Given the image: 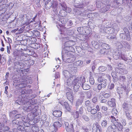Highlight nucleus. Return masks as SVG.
Masks as SVG:
<instances>
[{"label": "nucleus", "mask_w": 132, "mask_h": 132, "mask_svg": "<svg viewBox=\"0 0 132 132\" xmlns=\"http://www.w3.org/2000/svg\"><path fill=\"white\" fill-rule=\"evenodd\" d=\"M63 50L65 53L62 55L63 61L68 63L73 62L76 58L73 54L75 52V48L73 47H64Z\"/></svg>", "instance_id": "f257e3e1"}, {"label": "nucleus", "mask_w": 132, "mask_h": 132, "mask_svg": "<svg viewBox=\"0 0 132 132\" xmlns=\"http://www.w3.org/2000/svg\"><path fill=\"white\" fill-rule=\"evenodd\" d=\"M73 89L76 91L78 90L81 84L84 83L86 81L85 78L84 77L82 78L81 77H77L75 79H73Z\"/></svg>", "instance_id": "f03ea898"}, {"label": "nucleus", "mask_w": 132, "mask_h": 132, "mask_svg": "<svg viewBox=\"0 0 132 132\" xmlns=\"http://www.w3.org/2000/svg\"><path fill=\"white\" fill-rule=\"evenodd\" d=\"M64 75L66 79H67V85L69 86H71L73 85V77L72 75L67 70H65L64 71Z\"/></svg>", "instance_id": "7ed1b4c3"}, {"label": "nucleus", "mask_w": 132, "mask_h": 132, "mask_svg": "<svg viewBox=\"0 0 132 132\" xmlns=\"http://www.w3.org/2000/svg\"><path fill=\"white\" fill-rule=\"evenodd\" d=\"M62 43L64 42L63 44L64 47H73L74 45L75 42L69 39V37H62L61 39Z\"/></svg>", "instance_id": "20e7f679"}, {"label": "nucleus", "mask_w": 132, "mask_h": 132, "mask_svg": "<svg viewBox=\"0 0 132 132\" xmlns=\"http://www.w3.org/2000/svg\"><path fill=\"white\" fill-rule=\"evenodd\" d=\"M110 0H102V3L104 4L102 6L100 10L101 13H104L108 11L110 8V5L108 4Z\"/></svg>", "instance_id": "39448f33"}, {"label": "nucleus", "mask_w": 132, "mask_h": 132, "mask_svg": "<svg viewBox=\"0 0 132 132\" xmlns=\"http://www.w3.org/2000/svg\"><path fill=\"white\" fill-rule=\"evenodd\" d=\"M29 40L30 41V44H34L35 46L36 45L38 46H37V47H34L35 49H38V47H39V45L37 43H35L36 41L37 40L35 37H31L30 38H28L27 40L26 39L22 40L21 41V43L22 44L24 45H25L27 44V41Z\"/></svg>", "instance_id": "423d86ee"}, {"label": "nucleus", "mask_w": 132, "mask_h": 132, "mask_svg": "<svg viewBox=\"0 0 132 132\" xmlns=\"http://www.w3.org/2000/svg\"><path fill=\"white\" fill-rule=\"evenodd\" d=\"M86 1V0H74V6L77 8H83L87 4Z\"/></svg>", "instance_id": "0eeeda50"}, {"label": "nucleus", "mask_w": 132, "mask_h": 132, "mask_svg": "<svg viewBox=\"0 0 132 132\" xmlns=\"http://www.w3.org/2000/svg\"><path fill=\"white\" fill-rule=\"evenodd\" d=\"M88 30H87L86 31H84L83 33L79 34V39L81 40H85L88 38L91 34L90 32L88 33Z\"/></svg>", "instance_id": "6e6552de"}, {"label": "nucleus", "mask_w": 132, "mask_h": 132, "mask_svg": "<svg viewBox=\"0 0 132 132\" xmlns=\"http://www.w3.org/2000/svg\"><path fill=\"white\" fill-rule=\"evenodd\" d=\"M65 128L68 132H74L75 130L73 124L72 122L69 124L68 122H65L64 123Z\"/></svg>", "instance_id": "1a4fd4ad"}, {"label": "nucleus", "mask_w": 132, "mask_h": 132, "mask_svg": "<svg viewBox=\"0 0 132 132\" xmlns=\"http://www.w3.org/2000/svg\"><path fill=\"white\" fill-rule=\"evenodd\" d=\"M123 30L124 31H126V32H125V33L121 34L120 35V36H121L122 38L124 39L129 40L130 39V36L127 29L126 28H125Z\"/></svg>", "instance_id": "9d476101"}, {"label": "nucleus", "mask_w": 132, "mask_h": 132, "mask_svg": "<svg viewBox=\"0 0 132 132\" xmlns=\"http://www.w3.org/2000/svg\"><path fill=\"white\" fill-rule=\"evenodd\" d=\"M95 107V106L94 105L90 108L88 109L87 111L90 112L91 114H95L97 113V111H100V108L98 105H97L96 106V109L94 108Z\"/></svg>", "instance_id": "9b49d317"}, {"label": "nucleus", "mask_w": 132, "mask_h": 132, "mask_svg": "<svg viewBox=\"0 0 132 132\" xmlns=\"http://www.w3.org/2000/svg\"><path fill=\"white\" fill-rule=\"evenodd\" d=\"M67 97L68 99L71 102H73L74 99L73 94L72 90L70 89V92L66 93Z\"/></svg>", "instance_id": "f8f14e48"}, {"label": "nucleus", "mask_w": 132, "mask_h": 132, "mask_svg": "<svg viewBox=\"0 0 132 132\" xmlns=\"http://www.w3.org/2000/svg\"><path fill=\"white\" fill-rule=\"evenodd\" d=\"M60 103L62 105L64 106L65 109L68 111H70L71 109L70 106L68 104V103L66 101L64 102L63 101H61Z\"/></svg>", "instance_id": "ddd939ff"}, {"label": "nucleus", "mask_w": 132, "mask_h": 132, "mask_svg": "<svg viewBox=\"0 0 132 132\" xmlns=\"http://www.w3.org/2000/svg\"><path fill=\"white\" fill-rule=\"evenodd\" d=\"M53 4V2L51 0H47L45 3V8L46 9H50Z\"/></svg>", "instance_id": "4468645a"}, {"label": "nucleus", "mask_w": 132, "mask_h": 132, "mask_svg": "<svg viewBox=\"0 0 132 132\" xmlns=\"http://www.w3.org/2000/svg\"><path fill=\"white\" fill-rule=\"evenodd\" d=\"M63 7V8L59 12V14L60 16L62 17H64L66 16L67 14V13L65 11V10L63 8L64 5L60 3V4Z\"/></svg>", "instance_id": "2eb2a0df"}, {"label": "nucleus", "mask_w": 132, "mask_h": 132, "mask_svg": "<svg viewBox=\"0 0 132 132\" xmlns=\"http://www.w3.org/2000/svg\"><path fill=\"white\" fill-rule=\"evenodd\" d=\"M101 46L102 48L105 50L107 51H109V52L111 51L110 47L109 45L105 43H103Z\"/></svg>", "instance_id": "dca6fc26"}, {"label": "nucleus", "mask_w": 132, "mask_h": 132, "mask_svg": "<svg viewBox=\"0 0 132 132\" xmlns=\"http://www.w3.org/2000/svg\"><path fill=\"white\" fill-rule=\"evenodd\" d=\"M53 114L55 117H60L62 116V112L60 111L56 110L53 112Z\"/></svg>", "instance_id": "f3484780"}, {"label": "nucleus", "mask_w": 132, "mask_h": 132, "mask_svg": "<svg viewBox=\"0 0 132 132\" xmlns=\"http://www.w3.org/2000/svg\"><path fill=\"white\" fill-rule=\"evenodd\" d=\"M53 126L54 127V130L56 131L57 130L58 128H59L62 126V124L58 121L55 122Z\"/></svg>", "instance_id": "a211bd4d"}, {"label": "nucleus", "mask_w": 132, "mask_h": 132, "mask_svg": "<svg viewBox=\"0 0 132 132\" xmlns=\"http://www.w3.org/2000/svg\"><path fill=\"white\" fill-rule=\"evenodd\" d=\"M105 78V74L102 73L100 74V75L99 76L98 80L99 82H100L104 81V80H106Z\"/></svg>", "instance_id": "6ab92c4d"}, {"label": "nucleus", "mask_w": 132, "mask_h": 132, "mask_svg": "<svg viewBox=\"0 0 132 132\" xmlns=\"http://www.w3.org/2000/svg\"><path fill=\"white\" fill-rule=\"evenodd\" d=\"M116 125L117 130L119 131H122V129H123V127L121 123L120 122H117Z\"/></svg>", "instance_id": "aec40b11"}, {"label": "nucleus", "mask_w": 132, "mask_h": 132, "mask_svg": "<svg viewBox=\"0 0 132 132\" xmlns=\"http://www.w3.org/2000/svg\"><path fill=\"white\" fill-rule=\"evenodd\" d=\"M108 104L111 107H114L116 106V103L115 102L114 98H111V100L108 102Z\"/></svg>", "instance_id": "412c9836"}, {"label": "nucleus", "mask_w": 132, "mask_h": 132, "mask_svg": "<svg viewBox=\"0 0 132 132\" xmlns=\"http://www.w3.org/2000/svg\"><path fill=\"white\" fill-rule=\"evenodd\" d=\"M88 11L87 10H85L83 13H80L79 14L81 16H87L88 17L90 18L91 16H92V14H89L87 13Z\"/></svg>", "instance_id": "4be33fe9"}, {"label": "nucleus", "mask_w": 132, "mask_h": 132, "mask_svg": "<svg viewBox=\"0 0 132 132\" xmlns=\"http://www.w3.org/2000/svg\"><path fill=\"white\" fill-rule=\"evenodd\" d=\"M21 56L23 58V59L25 61H27L30 58V56L28 54H22Z\"/></svg>", "instance_id": "5701e85b"}, {"label": "nucleus", "mask_w": 132, "mask_h": 132, "mask_svg": "<svg viewBox=\"0 0 132 132\" xmlns=\"http://www.w3.org/2000/svg\"><path fill=\"white\" fill-rule=\"evenodd\" d=\"M83 101V100L82 98L78 99L76 101V108H78L79 106L81 104Z\"/></svg>", "instance_id": "b1692460"}, {"label": "nucleus", "mask_w": 132, "mask_h": 132, "mask_svg": "<svg viewBox=\"0 0 132 132\" xmlns=\"http://www.w3.org/2000/svg\"><path fill=\"white\" fill-rule=\"evenodd\" d=\"M81 85L83 89L84 90H88L90 88V86L88 84L84 83L81 84Z\"/></svg>", "instance_id": "393cba45"}, {"label": "nucleus", "mask_w": 132, "mask_h": 132, "mask_svg": "<svg viewBox=\"0 0 132 132\" xmlns=\"http://www.w3.org/2000/svg\"><path fill=\"white\" fill-rule=\"evenodd\" d=\"M73 117L75 119L79 118V114L78 111H75L72 114Z\"/></svg>", "instance_id": "a878e982"}, {"label": "nucleus", "mask_w": 132, "mask_h": 132, "mask_svg": "<svg viewBox=\"0 0 132 132\" xmlns=\"http://www.w3.org/2000/svg\"><path fill=\"white\" fill-rule=\"evenodd\" d=\"M109 51H107L105 50H104L103 48L100 50L99 53L100 54H107L109 53Z\"/></svg>", "instance_id": "bb28decb"}, {"label": "nucleus", "mask_w": 132, "mask_h": 132, "mask_svg": "<svg viewBox=\"0 0 132 132\" xmlns=\"http://www.w3.org/2000/svg\"><path fill=\"white\" fill-rule=\"evenodd\" d=\"M36 29L42 31H43L45 30V27H43L42 25H36L35 26Z\"/></svg>", "instance_id": "cd10ccee"}, {"label": "nucleus", "mask_w": 132, "mask_h": 132, "mask_svg": "<svg viewBox=\"0 0 132 132\" xmlns=\"http://www.w3.org/2000/svg\"><path fill=\"white\" fill-rule=\"evenodd\" d=\"M25 33L26 34L24 35L26 37L30 38L33 36V32L31 31H29Z\"/></svg>", "instance_id": "c85d7f7f"}, {"label": "nucleus", "mask_w": 132, "mask_h": 132, "mask_svg": "<svg viewBox=\"0 0 132 132\" xmlns=\"http://www.w3.org/2000/svg\"><path fill=\"white\" fill-rule=\"evenodd\" d=\"M90 105V102L89 100H87L85 101V105L86 106V107L87 110L89 108H90L92 107Z\"/></svg>", "instance_id": "c756f323"}, {"label": "nucleus", "mask_w": 132, "mask_h": 132, "mask_svg": "<svg viewBox=\"0 0 132 132\" xmlns=\"http://www.w3.org/2000/svg\"><path fill=\"white\" fill-rule=\"evenodd\" d=\"M111 121L113 123L115 124L116 123H117V122H118V119H116L115 117L113 116H111Z\"/></svg>", "instance_id": "7c9ffc66"}, {"label": "nucleus", "mask_w": 132, "mask_h": 132, "mask_svg": "<svg viewBox=\"0 0 132 132\" xmlns=\"http://www.w3.org/2000/svg\"><path fill=\"white\" fill-rule=\"evenodd\" d=\"M83 63V62L80 60L78 61L75 62L74 64L76 66H78L82 65Z\"/></svg>", "instance_id": "2f4dec72"}, {"label": "nucleus", "mask_w": 132, "mask_h": 132, "mask_svg": "<svg viewBox=\"0 0 132 132\" xmlns=\"http://www.w3.org/2000/svg\"><path fill=\"white\" fill-rule=\"evenodd\" d=\"M126 77L125 76H120L119 77V80L120 82H123L126 81Z\"/></svg>", "instance_id": "473e14b6"}, {"label": "nucleus", "mask_w": 132, "mask_h": 132, "mask_svg": "<svg viewBox=\"0 0 132 132\" xmlns=\"http://www.w3.org/2000/svg\"><path fill=\"white\" fill-rule=\"evenodd\" d=\"M101 83L100 84L102 87V88H105L107 85V80H104V81L101 82Z\"/></svg>", "instance_id": "72a5a7b5"}, {"label": "nucleus", "mask_w": 132, "mask_h": 132, "mask_svg": "<svg viewBox=\"0 0 132 132\" xmlns=\"http://www.w3.org/2000/svg\"><path fill=\"white\" fill-rule=\"evenodd\" d=\"M5 11V9H3V6H0V15L1 17H3V15H4Z\"/></svg>", "instance_id": "f704fd0d"}, {"label": "nucleus", "mask_w": 132, "mask_h": 132, "mask_svg": "<svg viewBox=\"0 0 132 132\" xmlns=\"http://www.w3.org/2000/svg\"><path fill=\"white\" fill-rule=\"evenodd\" d=\"M33 34V36L36 37H39L40 35V32L37 30H34Z\"/></svg>", "instance_id": "c9c22d12"}, {"label": "nucleus", "mask_w": 132, "mask_h": 132, "mask_svg": "<svg viewBox=\"0 0 132 132\" xmlns=\"http://www.w3.org/2000/svg\"><path fill=\"white\" fill-rule=\"evenodd\" d=\"M110 127L111 129V131L113 132H115L116 131V125L113 124L111 125Z\"/></svg>", "instance_id": "e433bc0d"}, {"label": "nucleus", "mask_w": 132, "mask_h": 132, "mask_svg": "<svg viewBox=\"0 0 132 132\" xmlns=\"http://www.w3.org/2000/svg\"><path fill=\"white\" fill-rule=\"evenodd\" d=\"M122 108L125 110H128V104L126 102L124 103L122 105Z\"/></svg>", "instance_id": "4c0bfd02"}, {"label": "nucleus", "mask_w": 132, "mask_h": 132, "mask_svg": "<svg viewBox=\"0 0 132 132\" xmlns=\"http://www.w3.org/2000/svg\"><path fill=\"white\" fill-rule=\"evenodd\" d=\"M98 69L101 72H103L105 71L107 69L106 67L104 66H100L98 68Z\"/></svg>", "instance_id": "58836bf2"}, {"label": "nucleus", "mask_w": 132, "mask_h": 132, "mask_svg": "<svg viewBox=\"0 0 132 132\" xmlns=\"http://www.w3.org/2000/svg\"><path fill=\"white\" fill-rule=\"evenodd\" d=\"M112 114L114 116H116L118 113V111L115 109H112Z\"/></svg>", "instance_id": "ea45409f"}, {"label": "nucleus", "mask_w": 132, "mask_h": 132, "mask_svg": "<svg viewBox=\"0 0 132 132\" xmlns=\"http://www.w3.org/2000/svg\"><path fill=\"white\" fill-rule=\"evenodd\" d=\"M84 28L83 27H79L77 28V31L79 34L83 33Z\"/></svg>", "instance_id": "a19ab883"}, {"label": "nucleus", "mask_w": 132, "mask_h": 132, "mask_svg": "<svg viewBox=\"0 0 132 132\" xmlns=\"http://www.w3.org/2000/svg\"><path fill=\"white\" fill-rule=\"evenodd\" d=\"M13 124L14 125H20V122L17 119H15L12 121Z\"/></svg>", "instance_id": "79ce46f5"}, {"label": "nucleus", "mask_w": 132, "mask_h": 132, "mask_svg": "<svg viewBox=\"0 0 132 132\" xmlns=\"http://www.w3.org/2000/svg\"><path fill=\"white\" fill-rule=\"evenodd\" d=\"M64 9L65 10V11L67 13H69L71 11V9L69 7H67L66 6H63Z\"/></svg>", "instance_id": "37998d69"}, {"label": "nucleus", "mask_w": 132, "mask_h": 132, "mask_svg": "<svg viewBox=\"0 0 132 132\" xmlns=\"http://www.w3.org/2000/svg\"><path fill=\"white\" fill-rule=\"evenodd\" d=\"M25 28L24 29V32H28L30 29V25H26L25 26Z\"/></svg>", "instance_id": "c03bdc74"}, {"label": "nucleus", "mask_w": 132, "mask_h": 132, "mask_svg": "<svg viewBox=\"0 0 132 132\" xmlns=\"http://www.w3.org/2000/svg\"><path fill=\"white\" fill-rule=\"evenodd\" d=\"M27 61H28V65H32L34 64V61L31 59L30 58L29 59V60Z\"/></svg>", "instance_id": "a18cd8bd"}, {"label": "nucleus", "mask_w": 132, "mask_h": 132, "mask_svg": "<svg viewBox=\"0 0 132 132\" xmlns=\"http://www.w3.org/2000/svg\"><path fill=\"white\" fill-rule=\"evenodd\" d=\"M89 81L90 84L92 85L94 84L95 82V81L93 77H90Z\"/></svg>", "instance_id": "49530a36"}, {"label": "nucleus", "mask_w": 132, "mask_h": 132, "mask_svg": "<svg viewBox=\"0 0 132 132\" xmlns=\"http://www.w3.org/2000/svg\"><path fill=\"white\" fill-rule=\"evenodd\" d=\"M126 114L127 119L129 120H131V117L129 112L128 111H126Z\"/></svg>", "instance_id": "de8ad7c7"}, {"label": "nucleus", "mask_w": 132, "mask_h": 132, "mask_svg": "<svg viewBox=\"0 0 132 132\" xmlns=\"http://www.w3.org/2000/svg\"><path fill=\"white\" fill-rule=\"evenodd\" d=\"M107 123V121L105 120H103L101 123L102 126L103 127H106Z\"/></svg>", "instance_id": "09e8293b"}, {"label": "nucleus", "mask_w": 132, "mask_h": 132, "mask_svg": "<svg viewBox=\"0 0 132 132\" xmlns=\"http://www.w3.org/2000/svg\"><path fill=\"white\" fill-rule=\"evenodd\" d=\"M25 84L24 83H20L17 85V86L19 88H21L25 86Z\"/></svg>", "instance_id": "8fccbe9b"}, {"label": "nucleus", "mask_w": 132, "mask_h": 132, "mask_svg": "<svg viewBox=\"0 0 132 132\" xmlns=\"http://www.w3.org/2000/svg\"><path fill=\"white\" fill-rule=\"evenodd\" d=\"M25 28V26H23L21 27L19 29V33H20L22 32H24V29Z\"/></svg>", "instance_id": "3c124183"}, {"label": "nucleus", "mask_w": 132, "mask_h": 132, "mask_svg": "<svg viewBox=\"0 0 132 132\" xmlns=\"http://www.w3.org/2000/svg\"><path fill=\"white\" fill-rule=\"evenodd\" d=\"M52 7L53 9V11L54 12V13H55V14H57V11L56 6H53Z\"/></svg>", "instance_id": "603ef678"}, {"label": "nucleus", "mask_w": 132, "mask_h": 132, "mask_svg": "<svg viewBox=\"0 0 132 132\" xmlns=\"http://www.w3.org/2000/svg\"><path fill=\"white\" fill-rule=\"evenodd\" d=\"M127 5L130 8L132 7V0H129Z\"/></svg>", "instance_id": "864d4df0"}, {"label": "nucleus", "mask_w": 132, "mask_h": 132, "mask_svg": "<svg viewBox=\"0 0 132 132\" xmlns=\"http://www.w3.org/2000/svg\"><path fill=\"white\" fill-rule=\"evenodd\" d=\"M28 90L26 89H21L20 92L22 94H27L28 93Z\"/></svg>", "instance_id": "5fc2aeb1"}, {"label": "nucleus", "mask_w": 132, "mask_h": 132, "mask_svg": "<svg viewBox=\"0 0 132 132\" xmlns=\"http://www.w3.org/2000/svg\"><path fill=\"white\" fill-rule=\"evenodd\" d=\"M83 118L84 120L86 121H88L89 120V117L86 115L83 116Z\"/></svg>", "instance_id": "6e6d98bb"}, {"label": "nucleus", "mask_w": 132, "mask_h": 132, "mask_svg": "<svg viewBox=\"0 0 132 132\" xmlns=\"http://www.w3.org/2000/svg\"><path fill=\"white\" fill-rule=\"evenodd\" d=\"M121 58L123 60L125 61H127L128 59L127 57H126L124 55L122 54L121 55Z\"/></svg>", "instance_id": "4d7b16f0"}, {"label": "nucleus", "mask_w": 132, "mask_h": 132, "mask_svg": "<svg viewBox=\"0 0 132 132\" xmlns=\"http://www.w3.org/2000/svg\"><path fill=\"white\" fill-rule=\"evenodd\" d=\"M110 96V95L108 93H105L103 95L104 97L106 98H109Z\"/></svg>", "instance_id": "13d9d810"}, {"label": "nucleus", "mask_w": 132, "mask_h": 132, "mask_svg": "<svg viewBox=\"0 0 132 132\" xmlns=\"http://www.w3.org/2000/svg\"><path fill=\"white\" fill-rule=\"evenodd\" d=\"M102 88V85L100 84H98L97 87V89L99 90H100Z\"/></svg>", "instance_id": "bf43d9fd"}, {"label": "nucleus", "mask_w": 132, "mask_h": 132, "mask_svg": "<svg viewBox=\"0 0 132 132\" xmlns=\"http://www.w3.org/2000/svg\"><path fill=\"white\" fill-rule=\"evenodd\" d=\"M95 126H96V127L97 128L99 129V130L100 131V129H99V128L100 127V126L99 124V123L98 122H96L94 124Z\"/></svg>", "instance_id": "052dcab7"}, {"label": "nucleus", "mask_w": 132, "mask_h": 132, "mask_svg": "<svg viewBox=\"0 0 132 132\" xmlns=\"http://www.w3.org/2000/svg\"><path fill=\"white\" fill-rule=\"evenodd\" d=\"M79 113L80 114H82L83 113V108L82 107H81L80 108L79 110Z\"/></svg>", "instance_id": "680f3d73"}, {"label": "nucleus", "mask_w": 132, "mask_h": 132, "mask_svg": "<svg viewBox=\"0 0 132 132\" xmlns=\"http://www.w3.org/2000/svg\"><path fill=\"white\" fill-rule=\"evenodd\" d=\"M97 98L96 97H94L92 99L93 102L94 103H96L97 102Z\"/></svg>", "instance_id": "e2e57ef3"}, {"label": "nucleus", "mask_w": 132, "mask_h": 132, "mask_svg": "<svg viewBox=\"0 0 132 132\" xmlns=\"http://www.w3.org/2000/svg\"><path fill=\"white\" fill-rule=\"evenodd\" d=\"M98 129L97 128H95L94 126L92 128L93 132H97Z\"/></svg>", "instance_id": "0e129e2a"}, {"label": "nucleus", "mask_w": 132, "mask_h": 132, "mask_svg": "<svg viewBox=\"0 0 132 132\" xmlns=\"http://www.w3.org/2000/svg\"><path fill=\"white\" fill-rule=\"evenodd\" d=\"M21 117V115L18 114L16 115L15 116V118L16 119L19 118Z\"/></svg>", "instance_id": "69168bd1"}, {"label": "nucleus", "mask_w": 132, "mask_h": 132, "mask_svg": "<svg viewBox=\"0 0 132 132\" xmlns=\"http://www.w3.org/2000/svg\"><path fill=\"white\" fill-rule=\"evenodd\" d=\"M102 116V114L101 112H98L97 113V117L98 118H101Z\"/></svg>", "instance_id": "338daca9"}, {"label": "nucleus", "mask_w": 132, "mask_h": 132, "mask_svg": "<svg viewBox=\"0 0 132 132\" xmlns=\"http://www.w3.org/2000/svg\"><path fill=\"white\" fill-rule=\"evenodd\" d=\"M102 110L104 111H106L108 110V108L104 106H103L102 107Z\"/></svg>", "instance_id": "774afa93"}]
</instances>
